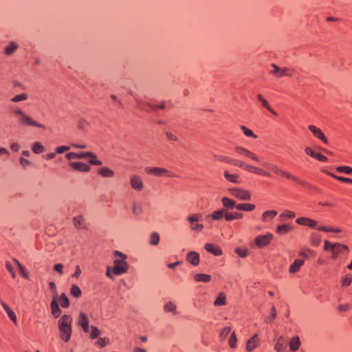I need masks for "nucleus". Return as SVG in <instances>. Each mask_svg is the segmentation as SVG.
Returning a JSON list of instances; mask_svg holds the SVG:
<instances>
[{"label": "nucleus", "instance_id": "f257e3e1", "mask_svg": "<svg viewBox=\"0 0 352 352\" xmlns=\"http://www.w3.org/2000/svg\"><path fill=\"white\" fill-rule=\"evenodd\" d=\"M214 157L221 162L232 164L240 168H243L245 170L252 172L258 175L265 177H270L269 172L265 171L263 169L244 163L243 161L232 159L225 155H214Z\"/></svg>", "mask_w": 352, "mask_h": 352}, {"label": "nucleus", "instance_id": "f03ea898", "mask_svg": "<svg viewBox=\"0 0 352 352\" xmlns=\"http://www.w3.org/2000/svg\"><path fill=\"white\" fill-rule=\"evenodd\" d=\"M11 112L16 117L18 124L21 126H34L39 129L45 128V125L35 121L19 107L13 108Z\"/></svg>", "mask_w": 352, "mask_h": 352}, {"label": "nucleus", "instance_id": "7ed1b4c3", "mask_svg": "<svg viewBox=\"0 0 352 352\" xmlns=\"http://www.w3.org/2000/svg\"><path fill=\"white\" fill-rule=\"evenodd\" d=\"M72 318L69 315H63L58 320V330L60 338L65 341L68 342L72 336Z\"/></svg>", "mask_w": 352, "mask_h": 352}, {"label": "nucleus", "instance_id": "20e7f679", "mask_svg": "<svg viewBox=\"0 0 352 352\" xmlns=\"http://www.w3.org/2000/svg\"><path fill=\"white\" fill-rule=\"evenodd\" d=\"M114 256L113 273L115 275H121L126 273L129 269V264L126 261L127 256L116 250L114 252Z\"/></svg>", "mask_w": 352, "mask_h": 352}, {"label": "nucleus", "instance_id": "39448f33", "mask_svg": "<svg viewBox=\"0 0 352 352\" xmlns=\"http://www.w3.org/2000/svg\"><path fill=\"white\" fill-rule=\"evenodd\" d=\"M201 214L197 213L190 214L188 217L187 221L190 225V230L192 231L201 232L203 230V224L199 223L201 221Z\"/></svg>", "mask_w": 352, "mask_h": 352}, {"label": "nucleus", "instance_id": "423d86ee", "mask_svg": "<svg viewBox=\"0 0 352 352\" xmlns=\"http://www.w3.org/2000/svg\"><path fill=\"white\" fill-rule=\"evenodd\" d=\"M228 191L235 197L244 201H248L251 199L250 192L245 189L239 188H230Z\"/></svg>", "mask_w": 352, "mask_h": 352}, {"label": "nucleus", "instance_id": "0eeeda50", "mask_svg": "<svg viewBox=\"0 0 352 352\" xmlns=\"http://www.w3.org/2000/svg\"><path fill=\"white\" fill-rule=\"evenodd\" d=\"M130 186L136 192L142 191L144 188L142 179L138 175H132L129 178Z\"/></svg>", "mask_w": 352, "mask_h": 352}, {"label": "nucleus", "instance_id": "6e6552de", "mask_svg": "<svg viewBox=\"0 0 352 352\" xmlns=\"http://www.w3.org/2000/svg\"><path fill=\"white\" fill-rule=\"evenodd\" d=\"M145 171L151 175H153L155 176H168V177H173L174 175L171 174V173L166 168H160V167H146Z\"/></svg>", "mask_w": 352, "mask_h": 352}, {"label": "nucleus", "instance_id": "1a4fd4ad", "mask_svg": "<svg viewBox=\"0 0 352 352\" xmlns=\"http://www.w3.org/2000/svg\"><path fill=\"white\" fill-rule=\"evenodd\" d=\"M87 157H95V154L91 152H69L66 153L65 158L68 160H72L75 159H85Z\"/></svg>", "mask_w": 352, "mask_h": 352}, {"label": "nucleus", "instance_id": "9d476101", "mask_svg": "<svg viewBox=\"0 0 352 352\" xmlns=\"http://www.w3.org/2000/svg\"><path fill=\"white\" fill-rule=\"evenodd\" d=\"M273 239L272 233H267L264 235H259L254 239L255 244L258 248H263L269 244Z\"/></svg>", "mask_w": 352, "mask_h": 352}, {"label": "nucleus", "instance_id": "9b49d317", "mask_svg": "<svg viewBox=\"0 0 352 352\" xmlns=\"http://www.w3.org/2000/svg\"><path fill=\"white\" fill-rule=\"evenodd\" d=\"M272 67H273V70L271 72V74H274L275 76L278 78L292 76L289 72V70L286 67L280 68L275 64H273Z\"/></svg>", "mask_w": 352, "mask_h": 352}, {"label": "nucleus", "instance_id": "f8f14e48", "mask_svg": "<svg viewBox=\"0 0 352 352\" xmlns=\"http://www.w3.org/2000/svg\"><path fill=\"white\" fill-rule=\"evenodd\" d=\"M89 321L87 316L85 313L80 312L78 318V324L82 328L85 333L89 331Z\"/></svg>", "mask_w": 352, "mask_h": 352}, {"label": "nucleus", "instance_id": "ddd939ff", "mask_svg": "<svg viewBox=\"0 0 352 352\" xmlns=\"http://www.w3.org/2000/svg\"><path fill=\"white\" fill-rule=\"evenodd\" d=\"M235 151L241 155L248 157L256 162H259L260 159H259L258 156H257L255 153L251 152L250 151L248 150L247 148H245L244 147L236 146Z\"/></svg>", "mask_w": 352, "mask_h": 352}, {"label": "nucleus", "instance_id": "4468645a", "mask_svg": "<svg viewBox=\"0 0 352 352\" xmlns=\"http://www.w3.org/2000/svg\"><path fill=\"white\" fill-rule=\"evenodd\" d=\"M186 261L193 266H197L199 263V254L195 251H190L186 255Z\"/></svg>", "mask_w": 352, "mask_h": 352}, {"label": "nucleus", "instance_id": "2eb2a0df", "mask_svg": "<svg viewBox=\"0 0 352 352\" xmlns=\"http://www.w3.org/2000/svg\"><path fill=\"white\" fill-rule=\"evenodd\" d=\"M69 166L76 170L80 172H89L91 169L90 166L83 162H69Z\"/></svg>", "mask_w": 352, "mask_h": 352}, {"label": "nucleus", "instance_id": "dca6fc26", "mask_svg": "<svg viewBox=\"0 0 352 352\" xmlns=\"http://www.w3.org/2000/svg\"><path fill=\"white\" fill-rule=\"evenodd\" d=\"M308 129L310 130V131L318 139L321 140L324 143L327 144L328 140L325 137L323 132L316 126L314 125H309L308 126Z\"/></svg>", "mask_w": 352, "mask_h": 352}, {"label": "nucleus", "instance_id": "f3484780", "mask_svg": "<svg viewBox=\"0 0 352 352\" xmlns=\"http://www.w3.org/2000/svg\"><path fill=\"white\" fill-rule=\"evenodd\" d=\"M258 338L257 334H254L250 339L246 342V350L248 351H252L258 345Z\"/></svg>", "mask_w": 352, "mask_h": 352}, {"label": "nucleus", "instance_id": "a211bd4d", "mask_svg": "<svg viewBox=\"0 0 352 352\" xmlns=\"http://www.w3.org/2000/svg\"><path fill=\"white\" fill-rule=\"evenodd\" d=\"M163 309L165 313H171L173 316L177 314V305L171 300L166 302L164 304Z\"/></svg>", "mask_w": 352, "mask_h": 352}, {"label": "nucleus", "instance_id": "6ab92c4d", "mask_svg": "<svg viewBox=\"0 0 352 352\" xmlns=\"http://www.w3.org/2000/svg\"><path fill=\"white\" fill-rule=\"evenodd\" d=\"M296 221L299 225L305 226L310 228H316L317 226V221L307 217L298 218Z\"/></svg>", "mask_w": 352, "mask_h": 352}, {"label": "nucleus", "instance_id": "aec40b11", "mask_svg": "<svg viewBox=\"0 0 352 352\" xmlns=\"http://www.w3.org/2000/svg\"><path fill=\"white\" fill-rule=\"evenodd\" d=\"M204 248L207 252L212 254L214 256H220L223 253L222 250L219 246L212 243H206Z\"/></svg>", "mask_w": 352, "mask_h": 352}, {"label": "nucleus", "instance_id": "412c9836", "mask_svg": "<svg viewBox=\"0 0 352 352\" xmlns=\"http://www.w3.org/2000/svg\"><path fill=\"white\" fill-rule=\"evenodd\" d=\"M223 176L226 179L233 184H240L241 179L240 176L238 174L230 173L228 170L223 172Z\"/></svg>", "mask_w": 352, "mask_h": 352}, {"label": "nucleus", "instance_id": "4be33fe9", "mask_svg": "<svg viewBox=\"0 0 352 352\" xmlns=\"http://www.w3.org/2000/svg\"><path fill=\"white\" fill-rule=\"evenodd\" d=\"M257 99L261 102V105L267 109L271 113H272L274 116H277L278 113L276 111H275L270 105V103L268 101L261 95L258 94L257 95Z\"/></svg>", "mask_w": 352, "mask_h": 352}, {"label": "nucleus", "instance_id": "5701e85b", "mask_svg": "<svg viewBox=\"0 0 352 352\" xmlns=\"http://www.w3.org/2000/svg\"><path fill=\"white\" fill-rule=\"evenodd\" d=\"M286 349L285 340L283 336H279L276 340L274 346V349L276 352H281Z\"/></svg>", "mask_w": 352, "mask_h": 352}, {"label": "nucleus", "instance_id": "b1692460", "mask_svg": "<svg viewBox=\"0 0 352 352\" xmlns=\"http://www.w3.org/2000/svg\"><path fill=\"white\" fill-rule=\"evenodd\" d=\"M300 344L301 342L300 340V338L297 336L292 338L289 342V346L292 351H297L299 349Z\"/></svg>", "mask_w": 352, "mask_h": 352}, {"label": "nucleus", "instance_id": "393cba45", "mask_svg": "<svg viewBox=\"0 0 352 352\" xmlns=\"http://www.w3.org/2000/svg\"><path fill=\"white\" fill-rule=\"evenodd\" d=\"M18 48L19 45L14 41H11L5 47L4 53L7 56H11Z\"/></svg>", "mask_w": 352, "mask_h": 352}, {"label": "nucleus", "instance_id": "a878e982", "mask_svg": "<svg viewBox=\"0 0 352 352\" xmlns=\"http://www.w3.org/2000/svg\"><path fill=\"white\" fill-rule=\"evenodd\" d=\"M304 264V260L302 259H296L294 262L290 265L289 272L290 273H296L297 272L301 267V266Z\"/></svg>", "mask_w": 352, "mask_h": 352}, {"label": "nucleus", "instance_id": "bb28decb", "mask_svg": "<svg viewBox=\"0 0 352 352\" xmlns=\"http://www.w3.org/2000/svg\"><path fill=\"white\" fill-rule=\"evenodd\" d=\"M340 247L336 246L333 249L331 254L333 258H337L343 251H346V252L349 251L348 246L346 245L340 243Z\"/></svg>", "mask_w": 352, "mask_h": 352}, {"label": "nucleus", "instance_id": "cd10ccee", "mask_svg": "<svg viewBox=\"0 0 352 352\" xmlns=\"http://www.w3.org/2000/svg\"><path fill=\"white\" fill-rule=\"evenodd\" d=\"M52 314L55 318H58L62 313L61 309L58 306V300H52L51 302Z\"/></svg>", "mask_w": 352, "mask_h": 352}, {"label": "nucleus", "instance_id": "c85d7f7f", "mask_svg": "<svg viewBox=\"0 0 352 352\" xmlns=\"http://www.w3.org/2000/svg\"><path fill=\"white\" fill-rule=\"evenodd\" d=\"M196 282L208 283L211 280V276L206 274H196L194 276Z\"/></svg>", "mask_w": 352, "mask_h": 352}, {"label": "nucleus", "instance_id": "c756f323", "mask_svg": "<svg viewBox=\"0 0 352 352\" xmlns=\"http://www.w3.org/2000/svg\"><path fill=\"white\" fill-rule=\"evenodd\" d=\"M227 303L226 302V296L225 294V293L223 292H220L217 297L216 298L214 302V306H223V305H226Z\"/></svg>", "mask_w": 352, "mask_h": 352}, {"label": "nucleus", "instance_id": "7c9ffc66", "mask_svg": "<svg viewBox=\"0 0 352 352\" xmlns=\"http://www.w3.org/2000/svg\"><path fill=\"white\" fill-rule=\"evenodd\" d=\"M221 203L223 206L227 209H232L234 207L236 208V202L231 199L224 197L221 199Z\"/></svg>", "mask_w": 352, "mask_h": 352}, {"label": "nucleus", "instance_id": "2f4dec72", "mask_svg": "<svg viewBox=\"0 0 352 352\" xmlns=\"http://www.w3.org/2000/svg\"><path fill=\"white\" fill-rule=\"evenodd\" d=\"M280 175L286 177L287 179H292L298 184H305V183L303 182V181H301L298 178H297L296 176H294L292 175H291L289 172L286 171V170H280Z\"/></svg>", "mask_w": 352, "mask_h": 352}, {"label": "nucleus", "instance_id": "473e14b6", "mask_svg": "<svg viewBox=\"0 0 352 352\" xmlns=\"http://www.w3.org/2000/svg\"><path fill=\"white\" fill-rule=\"evenodd\" d=\"M98 174L104 177H113L114 176V172L108 167H102L98 171Z\"/></svg>", "mask_w": 352, "mask_h": 352}, {"label": "nucleus", "instance_id": "72a5a7b5", "mask_svg": "<svg viewBox=\"0 0 352 352\" xmlns=\"http://www.w3.org/2000/svg\"><path fill=\"white\" fill-rule=\"evenodd\" d=\"M160 241V234L156 232H153L149 236V241L148 243L151 245H157Z\"/></svg>", "mask_w": 352, "mask_h": 352}, {"label": "nucleus", "instance_id": "f704fd0d", "mask_svg": "<svg viewBox=\"0 0 352 352\" xmlns=\"http://www.w3.org/2000/svg\"><path fill=\"white\" fill-rule=\"evenodd\" d=\"M58 300L63 308H67L69 306V300L65 293H63L59 297Z\"/></svg>", "mask_w": 352, "mask_h": 352}, {"label": "nucleus", "instance_id": "c9c22d12", "mask_svg": "<svg viewBox=\"0 0 352 352\" xmlns=\"http://www.w3.org/2000/svg\"><path fill=\"white\" fill-rule=\"evenodd\" d=\"M256 208L255 205L252 204H239L236 206V208L239 210L252 211Z\"/></svg>", "mask_w": 352, "mask_h": 352}, {"label": "nucleus", "instance_id": "e433bc0d", "mask_svg": "<svg viewBox=\"0 0 352 352\" xmlns=\"http://www.w3.org/2000/svg\"><path fill=\"white\" fill-rule=\"evenodd\" d=\"M226 212H227V211L225 209L218 210L211 214V217L214 220H220L225 216Z\"/></svg>", "mask_w": 352, "mask_h": 352}, {"label": "nucleus", "instance_id": "4c0bfd02", "mask_svg": "<svg viewBox=\"0 0 352 352\" xmlns=\"http://www.w3.org/2000/svg\"><path fill=\"white\" fill-rule=\"evenodd\" d=\"M74 225L77 229H82L85 228L84 219L82 217H75L73 219Z\"/></svg>", "mask_w": 352, "mask_h": 352}, {"label": "nucleus", "instance_id": "58836bf2", "mask_svg": "<svg viewBox=\"0 0 352 352\" xmlns=\"http://www.w3.org/2000/svg\"><path fill=\"white\" fill-rule=\"evenodd\" d=\"M32 151L36 154L41 153L44 151V146L38 142H35L32 144Z\"/></svg>", "mask_w": 352, "mask_h": 352}, {"label": "nucleus", "instance_id": "ea45409f", "mask_svg": "<svg viewBox=\"0 0 352 352\" xmlns=\"http://www.w3.org/2000/svg\"><path fill=\"white\" fill-rule=\"evenodd\" d=\"M243 217V214L239 212H226L225 218L227 221H232L235 219H241Z\"/></svg>", "mask_w": 352, "mask_h": 352}, {"label": "nucleus", "instance_id": "a19ab883", "mask_svg": "<svg viewBox=\"0 0 352 352\" xmlns=\"http://www.w3.org/2000/svg\"><path fill=\"white\" fill-rule=\"evenodd\" d=\"M71 294L75 298H80L82 295V292L80 287L76 285H72L70 289Z\"/></svg>", "mask_w": 352, "mask_h": 352}, {"label": "nucleus", "instance_id": "79ce46f5", "mask_svg": "<svg viewBox=\"0 0 352 352\" xmlns=\"http://www.w3.org/2000/svg\"><path fill=\"white\" fill-rule=\"evenodd\" d=\"M28 98V96L25 93H22L20 94L15 95L13 98L10 99V100L13 102H19L21 101L26 100Z\"/></svg>", "mask_w": 352, "mask_h": 352}, {"label": "nucleus", "instance_id": "37998d69", "mask_svg": "<svg viewBox=\"0 0 352 352\" xmlns=\"http://www.w3.org/2000/svg\"><path fill=\"white\" fill-rule=\"evenodd\" d=\"M231 332V327H226L223 328L220 332H219V338L220 339L223 341L226 340V338L228 337V336Z\"/></svg>", "mask_w": 352, "mask_h": 352}, {"label": "nucleus", "instance_id": "c03bdc74", "mask_svg": "<svg viewBox=\"0 0 352 352\" xmlns=\"http://www.w3.org/2000/svg\"><path fill=\"white\" fill-rule=\"evenodd\" d=\"M291 230V227L288 225H280L277 227L276 232L280 234H284Z\"/></svg>", "mask_w": 352, "mask_h": 352}, {"label": "nucleus", "instance_id": "a18cd8bd", "mask_svg": "<svg viewBox=\"0 0 352 352\" xmlns=\"http://www.w3.org/2000/svg\"><path fill=\"white\" fill-rule=\"evenodd\" d=\"M237 338L235 332H232L228 340V344L230 348L234 349L236 346Z\"/></svg>", "mask_w": 352, "mask_h": 352}, {"label": "nucleus", "instance_id": "49530a36", "mask_svg": "<svg viewBox=\"0 0 352 352\" xmlns=\"http://www.w3.org/2000/svg\"><path fill=\"white\" fill-rule=\"evenodd\" d=\"M324 249L325 250H327V251L330 250L331 252H332L333 249L334 248H336V246H339V247H340V243H332L329 242V241H327V240H325V241H324Z\"/></svg>", "mask_w": 352, "mask_h": 352}, {"label": "nucleus", "instance_id": "de8ad7c7", "mask_svg": "<svg viewBox=\"0 0 352 352\" xmlns=\"http://www.w3.org/2000/svg\"><path fill=\"white\" fill-rule=\"evenodd\" d=\"M49 286H50V289L53 292L52 300H58V292H57V290H56V286L55 283L50 282L49 283Z\"/></svg>", "mask_w": 352, "mask_h": 352}, {"label": "nucleus", "instance_id": "09e8293b", "mask_svg": "<svg viewBox=\"0 0 352 352\" xmlns=\"http://www.w3.org/2000/svg\"><path fill=\"white\" fill-rule=\"evenodd\" d=\"M131 210L135 215H139L142 212L141 206L138 203H133L132 204Z\"/></svg>", "mask_w": 352, "mask_h": 352}, {"label": "nucleus", "instance_id": "8fccbe9b", "mask_svg": "<svg viewBox=\"0 0 352 352\" xmlns=\"http://www.w3.org/2000/svg\"><path fill=\"white\" fill-rule=\"evenodd\" d=\"M327 173L331 176L332 177L340 181V182H347V183H350V184H352V179H350V178H347V177H341V176H337L336 175H333L329 172H327Z\"/></svg>", "mask_w": 352, "mask_h": 352}, {"label": "nucleus", "instance_id": "3c124183", "mask_svg": "<svg viewBox=\"0 0 352 352\" xmlns=\"http://www.w3.org/2000/svg\"><path fill=\"white\" fill-rule=\"evenodd\" d=\"M241 129L243 131V133L248 136V137H252L253 138H256V135H254L253 131L249 129H248L246 126L241 125Z\"/></svg>", "mask_w": 352, "mask_h": 352}, {"label": "nucleus", "instance_id": "603ef678", "mask_svg": "<svg viewBox=\"0 0 352 352\" xmlns=\"http://www.w3.org/2000/svg\"><path fill=\"white\" fill-rule=\"evenodd\" d=\"M91 334L90 338L91 339H95L98 338L100 335V331L95 326H91Z\"/></svg>", "mask_w": 352, "mask_h": 352}, {"label": "nucleus", "instance_id": "864d4df0", "mask_svg": "<svg viewBox=\"0 0 352 352\" xmlns=\"http://www.w3.org/2000/svg\"><path fill=\"white\" fill-rule=\"evenodd\" d=\"M336 170L348 175L352 174V168L349 166H338Z\"/></svg>", "mask_w": 352, "mask_h": 352}, {"label": "nucleus", "instance_id": "5fc2aeb1", "mask_svg": "<svg viewBox=\"0 0 352 352\" xmlns=\"http://www.w3.org/2000/svg\"><path fill=\"white\" fill-rule=\"evenodd\" d=\"M263 166H265V167H268L270 169H271L274 173H275L276 174H280V170H282L280 168H278L276 165H274V164L269 165L267 163H263Z\"/></svg>", "mask_w": 352, "mask_h": 352}, {"label": "nucleus", "instance_id": "6e6d98bb", "mask_svg": "<svg viewBox=\"0 0 352 352\" xmlns=\"http://www.w3.org/2000/svg\"><path fill=\"white\" fill-rule=\"evenodd\" d=\"M318 230L323 231V232H332L335 233H339L341 232L340 229L338 228H328L326 226H321L318 228Z\"/></svg>", "mask_w": 352, "mask_h": 352}, {"label": "nucleus", "instance_id": "4d7b16f0", "mask_svg": "<svg viewBox=\"0 0 352 352\" xmlns=\"http://www.w3.org/2000/svg\"><path fill=\"white\" fill-rule=\"evenodd\" d=\"M271 314L269 317H267L265 320V321L267 322H272L274 319L276 317V309L274 307H272L271 308Z\"/></svg>", "mask_w": 352, "mask_h": 352}, {"label": "nucleus", "instance_id": "13d9d810", "mask_svg": "<svg viewBox=\"0 0 352 352\" xmlns=\"http://www.w3.org/2000/svg\"><path fill=\"white\" fill-rule=\"evenodd\" d=\"M70 149V147L68 146H60L56 148L55 151L56 153L62 154L65 151H67Z\"/></svg>", "mask_w": 352, "mask_h": 352}, {"label": "nucleus", "instance_id": "bf43d9fd", "mask_svg": "<svg viewBox=\"0 0 352 352\" xmlns=\"http://www.w3.org/2000/svg\"><path fill=\"white\" fill-rule=\"evenodd\" d=\"M109 342V340L108 338H100L97 340L96 342V344L101 346V347H104L106 345H107Z\"/></svg>", "mask_w": 352, "mask_h": 352}, {"label": "nucleus", "instance_id": "052dcab7", "mask_svg": "<svg viewBox=\"0 0 352 352\" xmlns=\"http://www.w3.org/2000/svg\"><path fill=\"white\" fill-rule=\"evenodd\" d=\"M235 252L239 256H240L242 258L246 257L248 254V250H246V249L243 250L241 248H236L235 250Z\"/></svg>", "mask_w": 352, "mask_h": 352}, {"label": "nucleus", "instance_id": "680f3d73", "mask_svg": "<svg viewBox=\"0 0 352 352\" xmlns=\"http://www.w3.org/2000/svg\"><path fill=\"white\" fill-rule=\"evenodd\" d=\"M276 214H277V212L275 210H267L263 214V218L265 219L268 217H271V218H274Z\"/></svg>", "mask_w": 352, "mask_h": 352}, {"label": "nucleus", "instance_id": "e2e57ef3", "mask_svg": "<svg viewBox=\"0 0 352 352\" xmlns=\"http://www.w3.org/2000/svg\"><path fill=\"white\" fill-rule=\"evenodd\" d=\"M144 105L148 106V107H151L153 109H156V108L158 107L157 105L151 104H150L148 102H142V101H138V107L142 108V107L144 106Z\"/></svg>", "mask_w": 352, "mask_h": 352}, {"label": "nucleus", "instance_id": "0e129e2a", "mask_svg": "<svg viewBox=\"0 0 352 352\" xmlns=\"http://www.w3.org/2000/svg\"><path fill=\"white\" fill-rule=\"evenodd\" d=\"M295 213L289 211V210H285L283 214H281L280 217H287L289 219H293L295 217Z\"/></svg>", "mask_w": 352, "mask_h": 352}, {"label": "nucleus", "instance_id": "69168bd1", "mask_svg": "<svg viewBox=\"0 0 352 352\" xmlns=\"http://www.w3.org/2000/svg\"><path fill=\"white\" fill-rule=\"evenodd\" d=\"M351 282H352V278L349 276H346V277L343 278L342 280L343 286H349L351 284Z\"/></svg>", "mask_w": 352, "mask_h": 352}, {"label": "nucleus", "instance_id": "338daca9", "mask_svg": "<svg viewBox=\"0 0 352 352\" xmlns=\"http://www.w3.org/2000/svg\"><path fill=\"white\" fill-rule=\"evenodd\" d=\"M19 163L23 168L31 165V162L28 160L22 157H19Z\"/></svg>", "mask_w": 352, "mask_h": 352}, {"label": "nucleus", "instance_id": "774afa93", "mask_svg": "<svg viewBox=\"0 0 352 352\" xmlns=\"http://www.w3.org/2000/svg\"><path fill=\"white\" fill-rule=\"evenodd\" d=\"M8 317L10 318V319L14 323V324H16L17 322V318H16V314H14V312L12 310L10 312H9L8 314Z\"/></svg>", "mask_w": 352, "mask_h": 352}]
</instances>
